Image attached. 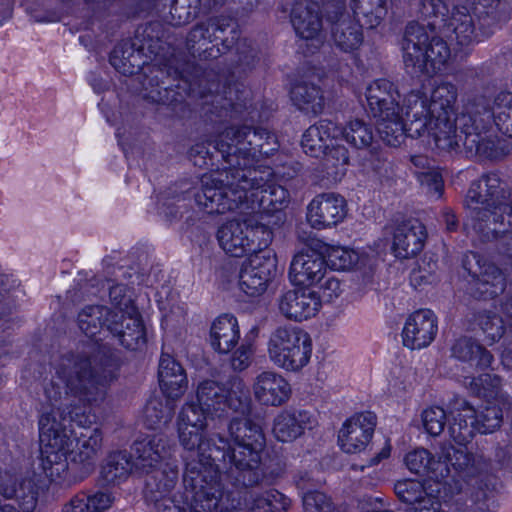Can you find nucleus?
Listing matches in <instances>:
<instances>
[{"mask_svg": "<svg viewBox=\"0 0 512 512\" xmlns=\"http://www.w3.org/2000/svg\"><path fill=\"white\" fill-rule=\"evenodd\" d=\"M139 51L130 40L118 43L110 54L111 65L123 75H133L140 67Z\"/></svg>", "mask_w": 512, "mask_h": 512, "instance_id": "c03bdc74", "label": "nucleus"}, {"mask_svg": "<svg viewBox=\"0 0 512 512\" xmlns=\"http://www.w3.org/2000/svg\"><path fill=\"white\" fill-rule=\"evenodd\" d=\"M101 447L102 434L98 429H94L87 438L78 441L77 450L72 452V462L79 466L82 477L94 471Z\"/></svg>", "mask_w": 512, "mask_h": 512, "instance_id": "e433bc0d", "label": "nucleus"}, {"mask_svg": "<svg viewBox=\"0 0 512 512\" xmlns=\"http://www.w3.org/2000/svg\"><path fill=\"white\" fill-rule=\"evenodd\" d=\"M449 408L452 420L448 424V432L457 444L465 446L477 431L474 424V408L460 398H455Z\"/></svg>", "mask_w": 512, "mask_h": 512, "instance_id": "cd10ccee", "label": "nucleus"}, {"mask_svg": "<svg viewBox=\"0 0 512 512\" xmlns=\"http://www.w3.org/2000/svg\"><path fill=\"white\" fill-rule=\"evenodd\" d=\"M325 11L327 20L332 25L334 45L345 53L357 50L363 43L362 25L345 12V6L340 1L328 5Z\"/></svg>", "mask_w": 512, "mask_h": 512, "instance_id": "4468645a", "label": "nucleus"}, {"mask_svg": "<svg viewBox=\"0 0 512 512\" xmlns=\"http://www.w3.org/2000/svg\"><path fill=\"white\" fill-rule=\"evenodd\" d=\"M228 439L221 436L224 459L210 460L220 472V466L229 469L230 477L236 486L253 487L259 485L265 477L261 454L266 445V438L259 423L249 417H234L228 425Z\"/></svg>", "mask_w": 512, "mask_h": 512, "instance_id": "7ed1b4c3", "label": "nucleus"}, {"mask_svg": "<svg viewBox=\"0 0 512 512\" xmlns=\"http://www.w3.org/2000/svg\"><path fill=\"white\" fill-rule=\"evenodd\" d=\"M504 183L496 173L482 175L471 183L466 194L465 205L481 204L495 206L505 204Z\"/></svg>", "mask_w": 512, "mask_h": 512, "instance_id": "bb28decb", "label": "nucleus"}, {"mask_svg": "<svg viewBox=\"0 0 512 512\" xmlns=\"http://www.w3.org/2000/svg\"><path fill=\"white\" fill-rule=\"evenodd\" d=\"M310 423V416L306 411H282L276 416L273 423V433L281 442H291L303 433Z\"/></svg>", "mask_w": 512, "mask_h": 512, "instance_id": "f704fd0d", "label": "nucleus"}, {"mask_svg": "<svg viewBox=\"0 0 512 512\" xmlns=\"http://www.w3.org/2000/svg\"><path fill=\"white\" fill-rule=\"evenodd\" d=\"M376 426V416L365 412L348 419L339 431L338 440L346 453H358L366 448Z\"/></svg>", "mask_w": 512, "mask_h": 512, "instance_id": "f3484780", "label": "nucleus"}, {"mask_svg": "<svg viewBox=\"0 0 512 512\" xmlns=\"http://www.w3.org/2000/svg\"><path fill=\"white\" fill-rule=\"evenodd\" d=\"M450 57L447 43L440 37L430 34V40L422 54L423 65L416 68L414 74L434 75L440 72Z\"/></svg>", "mask_w": 512, "mask_h": 512, "instance_id": "a19ab883", "label": "nucleus"}, {"mask_svg": "<svg viewBox=\"0 0 512 512\" xmlns=\"http://www.w3.org/2000/svg\"><path fill=\"white\" fill-rule=\"evenodd\" d=\"M216 140L212 142H201L193 145L188 151V157L190 161L200 168L214 166V160H219L221 158V154L217 153L214 146L216 145Z\"/></svg>", "mask_w": 512, "mask_h": 512, "instance_id": "e2e57ef3", "label": "nucleus"}, {"mask_svg": "<svg viewBox=\"0 0 512 512\" xmlns=\"http://www.w3.org/2000/svg\"><path fill=\"white\" fill-rule=\"evenodd\" d=\"M429 40L430 34L426 26L415 21H411L405 26L400 46L404 66L409 72L414 74L416 68L423 65L421 57Z\"/></svg>", "mask_w": 512, "mask_h": 512, "instance_id": "b1692460", "label": "nucleus"}, {"mask_svg": "<svg viewBox=\"0 0 512 512\" xmlns=\"http://www.w3.org/2000/svg\"><path fill=\"white\" fill-rule=\"evenodd\" d=\"M341 134V128L331 120L322 119L311 125L303 134L301 146L311 157H320L329 148V142Z\"/></svg>", "mask_w": 512, "mask_h": 512, "instance_id": "c85d7f7f", "label": "nucleus"}, {"mask_svg": "<svg viewBox=\"0 0 512 512\" xmlns=\"http://www.w3.org/2000/svg\"><path fill=\"white\" fill-rule=\"evenodd\" d=\"M217 239L221 248L232 257H242L252 248L247 236V221L226 222L218 229Z\"/></svg>", "mask_w": 512, "mask_h": 512, "instance_id": "2f4dec72", "label": "nucleus"}, {"mask_svg": "<svg viewBox=\"0 0 512 512\" xmlns=\"http://www.w3.org/2000/svg\"><path fill=\"white\" fill-rule=\"evenodd\" d=\"M226 170V184L222 180L210 179L202 181V186L194 194L195 201L209 214H223L228 211L241 209L247 193L234 184L236 178L230 165L224 166Z\"/></svg>", "mask_w": 512, "mask_h": 512, "instance_id": "9d476101", "label": "nucleus"}, {"mask_svg": "<svg viewBox=\"0 0 512 512\" xmlns=\"http://www.w3.org/2000/svg\"><path fill=\"white\" fill-rule=\"evenodd\" d=\"M437 333V320L431 310H418L407 319L402 336L403 344L410 349L430 345Z\"/></svg>", "mask_w": 512, "mask_h": 512, "instance_id": "6ab92c4d", "label": "nucleus"}, {"mask_svg": "<svg viewBox=\"0 0 512 512\" xmlns=\"http://www.w3.org/2000/svg\"><path fill=\"white\" fill-rule=\"evenodd\" d=\"M290 499L277 490H269L252 499L247 512H286Z\"/></svg>", "mask_w": 512, "mask_h": 512, "instance_id": "6e6d98bb", "label": "nucleus"}, {"mask_svg": "<svg viewBox=\"0 0 512 512\" xmlns=\"http://www.w3.org/2000/svg\"><path fill=\"white\" fill-rule=\"evenodd\" d=\"M462 265L472 277L471 284L476 296L494 298L505 290L506 280L501 270L478 253H467Z\"/></svg>", "mask_w": 512, "mask_h": 512, "instance_id": "9b49d317", "label": "nucleus"}, {"mask_svg": "<svg viewBox=\"0 0 512 512\" xmlns=\"http://www.w3.org/2000/svg\"><path fill=\"white\" fill-rule=\"evenodd\" d=\"M205 30L202 29L200 24H196L188 33L186 39V47L193 57L208 60L217 58L220 50L214 47H204L206 44Z\"/></svg>", "mask_w": 512, "mask_h": 512, "instance_id": "13d9d810", "label": "nucleus"}, {"mask_svg": "<svg viewBox=\"0 0 512 512\" xmlns=\"http://www.w3.org/2000/svg\"><path fill=\"white\" fill-rule=\"evenodd\" d=\"M256 400L266 406H281L291 396V386L280 374L273 371L260 373L253 384Z\"/></svg>", "mask_w": 512, "mask_h": 512, "instance_id": "4be33fe9", "label": "nucleus"}, {"mask_svg": "<svg viewBox=\"0 0 512 512\" xmlns=\"http://www.w3.org/2000/svg\"><path fill=\"white\" fill-rule=\"evenodd\" d=\"M476 324L489 338L491 343L498 341L504 334L503 319L492 311H479L474 316Z\"/></svg>", "mask_w": 512, "mask_h": 512, "instance_id": "bf43d9fd", "label": "nucleus"}, {"mask_svg": "<svg viewBox=\"0 0 512 512\" xmlns=\"http://www.w3.org/2000/svg\"><path fill=\"white\" fill-rule=\"evenodd\" d=\"M225 406L244 414L251 404L250 390L239 377H232L224 386Z\"/></svg>", "mask_w": 512, "mask_h": 512, "instance_id": "de8ad7c7", "label": "nucleus"}, {"mask_svg": "<svg viewBox=\"0 0 512 512\" xmlns=\"http://www.w3.org/2000/svg\"><path fill=\"white\" fill-rule=\"evenodd\" d=\"M263 181L258 184H251L248 187H243L238 179L234 181L240 188L244 189L247 197L244 199V206L250 208L253 213H266L270 214L282 210L284 204L287 202L289 192L274 183H269L271 172L269 170H261Z\"/></svg>", "mask_w": 512, "mask_h": 512, "instance_id": "ddd939ff", "label": "nucleus"}, {"mask_svg": "<svg viewBox=\"0 0 512 512\" xmlns=\"http://www.w3.org/2000/svg\"><path fill=\"white\" fill-rule=\"evenodd\" d=\"M494 121L490 99L484 95L468 97L458 118V140L469 157L496 159L501 155L496 137L488 134Z\"/></svg>", "mask_w": 512, "mask_h": 512, "instance_id": "39448f33", "label": "nucleus"}, {"mask_svg": "<svg viewBox=\"0 0 512 512\" xmlns=\"http://www.w3.org/2000/svg\"><path fill=\"white\" fill-rule=\"evenodd\" d=\"M503 414L497 405H488L478 414L474 411V424L479 433H492L498 429L502 423Z\"/></svg>", "mask_w": 512, "mask_h": 512, "instance_id": "680f3d73", "label": "nucleus"}, {"mask_svg": "<svg viewBox=\"0 0 512 512\" xmlns=\"http://www.w3.org/2000/svg\"><path fill=\"white\" fill-rule=\"evenodd\" d=\"M267 353L277 367L298 372L309 363L312 340L308 333L298 327H277L268 339Z\"/></svg>", "mask_w": 512, "mask_h": 512, "instance_id": "1a4fd4ad", "label": "nucleus"}, {"mask_svg": "<svg viewBox=\"0 0 512 512\" xmlns=\"http://www.w3.org/2000/svg\"><path fill=\"white\" fill-rule=\"evenodd\" d=\"M308 245L312 250L296 254L290 265L289 276L295 285L312 286L326 273L325 258L315 251L321 247L320 243L312 239Z\"/></svg>", "mask_w": 512, "mask_h": 512, "instance_id": "2eb2a0df", "label": "nucleus"}, {"mask_svg": "<svg viewBox=\"0 0 512 512\" xmlns=\"http://www.w3.org/2000/svg\"><path fill=\"white\" fill-rule=\"evenodd\" d=\"M37 491L31 481L22 482L18 488L5 490L6 498H15L23 512H32L37 505Z\"/></svg>", "mask_w": 512, "mask_h": 512, "instance_id": "0e129e2a", "label": "nucleus"}, {"mask_svg": "<svg viewBox=\"0 0 512 512\" xmlns=\"http://www.w3.org/2000/svg\"><path fill=\"white\" fill-rule=\"evenodd\" d=\"M197 403L209 413L225 406L224 385L215 380H204L197 388Z\"/></svg>", "mask_w": 512, "mask_h": 512, "instance_id": "3c124183", "label": "nucleus"}, {"mask_svg": "<svg viewBox=\"0 0 512 512\" xmlns=\"http://www.w3.org/2000/svg\"><path fill=\"white\" fill-rule=\"evenodd\" d=\"M132 450L136 472L141 474L149 473L170 455L169 440L163 435H153L135 441Z\"/></svg>", "mask_w": 512, "mask_h": 512, "instance_id": "5701e85b", "label": "nucleus"}, {"mask_svg": "<svg viewBox=\"0 0 512 512\" xmlns=\"http://www.w3.org/2000/svg\"><path fill=\"white\" fill-rule=\"evenodd\" d=\"M404 125L406 136L419 138L428 133L433 138L434 118L431 117V113L427 109L426 99L417 98L409 104Z\"/></svg>", "mask_w": 512, "mask_h": 512, "instance_id": "c9c22d12", "label": "nucleus"}, {"mask_svg": "<svg viewBox=\"0 0 512 512\" xmlns=\"http://www.w3.org/2000/svg\"><path fill=\"white\" fill-rule=\"evenodd\" d=\"M108 330L128 350H141L146 345L145 328L138 316L116 311L112 314L111 322H108Z\"/></svg>", "mask_w": 512, "mask_h": 512, "instance_id": "aec40b11", "label": "nucleus"}, {"mask_svg": "<svg viewBox=\"0 0 512 512\" xmlns=\"http://www.w3.org/2000/svg\"><path fill=\"white\" fill-rule=\"evenodd\" d=\"M346 214V201L341 195L322 193L309 204L307 220L313 228L322 229L337 225Z\"/></svg>", "mask_w": 512, "mask_h": 512, "instance_id": "dca6fc26", "label": "nucleus"}, {"mask_svg": "<svg viewBox=\"0 0 512 512\" xmlns=\"http://www.w3.org/2000/svg\"><path fill=\"white\" fill-rule=\"evenodd\" d=\"M304 512H335L331 499L320 491H309L302 496Z\"/></svg>", "mask_w": 512, "mask_h": 512, "instance_id": "774afa93", "label": "nucleus"}, {"mask_svg": "<svg viewBox=\"0 0 512 512\" xmlns=\"http://www.w3.org/2000/svg\"><path fill=\"white\" fill-rule=\"evenodd\" d=\"M394 491L398 499L408 504L410 507L425 496L424 485L417 480L405 479L397 481L394 485Z\"/></svg>", "mask_w": 512, "mask_h": 512, "instance_id": "69168bd1", "label": "nucleus"}, {"mask_svg": "<svg viewBox=\"0 0 512 512\" xmlns=\"http://www.w3.org/2000/svg\"><path fill=\"white\" fill-rule=\"evenodd\" d=\"M214 148L221 154V159L230 165L233 177L242 182L243 187H248L263 181L256 163L276 152L279 142L275 133L267 128L233 125L219 133Z\"/></svg>", "mask_w": 512, "mask_h": 512, "instance_id": "f03ea898", "label": "nucleus"}, {"mask_svg": "<svg viewBox=\"0 0 512 512\" xmlns=\"http://www.w3.org/2000/svg\"><path fill=\"white\" fill-rule=\"evenodd\" d=\"M291 23L297 35L302 39L321 42L323 23L315 4L295 6L291 13Z\"/></svg>", "mask_w": 512, "mask_h": 512, "instance_id": "473e14b6", "label": "nucleus"}, {"mask_svg": "<svg viewBox=\"0 0 512 512\" xmlns=\"http://www.w3.org/2000/svg\"><path fill=\"white\" fill-rule=\"evenodd\" d=\"M368 107L374 118L393 116L402 112L400 94L395 85L387 79H378L366 89Z\"/></svg>", "mask_w": 512, "mask_h": 512, "instance_id": "412c9836", "label": "nucleus"}, {"mask_svg": "<svg viewBox=\"0 0 512 512\" xmlns=\"http://www.w3.org/2000/svg\"><path fill=\"white\" fill-rule=\"evenodd\" d=\"M347 143L356 149H365L371 146L374 140L373 127L360 119L350 121L341 134Z\"/></svg>", "mask_w": 512, "mask_h": 512, "instance_id": "5fc2aeb1", "label": "nucleus"}, {"mask_svg": "<svg viewBox=\"0 0 512 512\" xmlns=\"http://www.w3.org/2000/svg\"><path fill=\"white\" fill-rule=\"evenodd\" d=\"M320 308L315 291L289 290L279 299V310L287 319L306 320L314 316Z\"/></svg>", "mask_w": 512, "mask_h": 512, "instance_id": "393cba45", "label": "nucleus"}, {"mask_svg": "<svg viewBox=\"0 0 512 512\" xmlns=\"http://www.w3.org/2000/svg\"><path fill=\"white\" fill-rule=\"evenodd\" d=\"M447 26L449 30L453 31L457 43L461 46L478 41L473 18L468 13L460 11L453 13Z\"/></svg>", "mask_w": 512, "mask_h": 512, "instance_id": "864d4df0", "label": "nucleus"}, {"mask_svg": "<svg viewBox=\"0 0 512 512\" xmlns=\"http://www.w3.org/2000/svg\"><path fill=\"white\" fill-rule=\"evenodd\" d=\"M326 266L334 270H349L353 268L359 260L358 254L351 249L341 246L325 245L324 252Z\"/></svg>", "mask_w": 512, "mask_h": 512, "instance_id": "4d7b16f0", "label": "nucleus"}, {"mask_svg": "<svg viewBox=\"0 0 512 512\" xmlns=\"http://www.w3.org/2000/svg\"><path fill=\"white\" fill-rule=\"evenodd\" d=\"M452 355L463 362H469L480 370L489 368L493 355L481 344L471 338H460L452 346Z\"/></svg>", "mask_w": 512, "mask_h": 512, "instance_id": "58836bf2", "label": "nucleus"}, {"mask_svg": "<svg viewBox=\"0 0 512 512\" xmlns=\"http://www.w3.org/2000/svg\"><path fill=\"white\" fill-rule=\"evenodd\" d=\"M504 204L488 206L481 204L466 205L469 210V215L473 220V228L478 233L484 234L487 238L492 236L495 242V249L497 250L498 239L505 233H512V231L501 230L498 225L503 226L506 213L500 210Z\"/></svg>", "mask_w": 512, "mask_h": 512, "instance_id": "a878e982", "label": "nucleus"}, {"mask_svg": "<svg viewBox=\"0 0 512 512\" xmlns=\"http://www.w3.org/2000/svg\"><path fill=\"white\" fill-rule=\"evenodd\" d=\"M256 63V51L245 41L237 42L236 49L229 57L228 72L233 77H241L251 71Z\"/></svg>", "mask_w": 512, "mask_h": 512, "instance_id": "603ef678", "label": "nucleus"}, {"mask_svg": "<svg viewBox=\"0 0 512 512\" xmlns=\"http://www.w3.org/2000/svg\"><path fill=\"white\" fill-rule=\"evenodd\" d=\"M425 226L415 218H410L399 223L393 233L392 249L395 256L408 259L419 254L426 239Z\"/></svg>", "mask_w": 512, "mask_h": 512, "instance_id": "a211bd4d", "label": "nucleus"}, {"mask_svg": "<svg viewBox=\"0 0 512 512\" xmlns=\"http://www.w3.org/2000/svg\"><path fill=\"white\" fill-rule=\"evenodd\" d=\"M147 81L148 83L144 82L143 85L146 90L145 98L149 99L150 101L167 106H173L183 101V96L180 92L167 86L162 87L157 84L156 88H151L149 90L147 85L152 86V79L148 78Z\"/></svg>", "mask_w": 512, "mask_h": 512, "instance_id": "338daca9", "label": "nucleus"}, {"mask_svg": "<svg viewBox=\"0 0 512 512\" xmlns=\"http://www.w3.org/2000/svg\"><path fill=\"white\" fill-rule=\"evenodd\" d=\"M39 439L41 445L47 449L46 452L55 454L56 458L58 454L65 456L73 442L69 427L53 430L52 425L48 426V421L44 424L42 433H39Z\"/></svg>", "mask_w": 512, "mask_h": 512, "instance_id": "a18cd8bd", "label": "nucleus"}, {"mask_svg": "<svg viewBox=\"0 0 512 512\" xmlns=\"http://www.w3.org/2000/svg\"><path fill=\"white\" fill-rule=\"evenodd\" d=\"M183 498L189 512H231L241 507L239 492L223 490L216 466L188 462L183 473Z\"/></svg>", "mask_w": 512, "mask_h": 512, "instance_id": "20e7f679", "label": "nucleus"}, {"mask_svg": "<svg viewBox=\"0 0 512 512\" xmlns=\"http://www.w3.org/2000/svg\"><path fill=\"white\" fill-rule=\"evenodd\" d=\"M210 413L199 403L185 404L178 416L177 427L180 444L185 450L192 453L185 458L188 462H200L211 465L210 460L224 459V441L220 434L203 437L202 433L207 426V416ZM187 464H185L186 466ZM213 466L215 464L212 463Z\"/></svg>", "mask_w": 512, "mask_h": 512, "instance_id": "423d86ee", "label": "nucleus"}, {"mask_svg": "<svg viewBox=\"0 0 512 512\" xmlns=\"http://www.w3.org/2000/svg\"><path fill=\"white\" fill-rule=\"evenodd\" d=\"M145 474L147 475L145 492L151 501H158L170 493L178 481V470L170 465H166L163 469L153 468Z\"/></svg>", "mask_w": 512, "mask_h": 512, "instance_id": "4c0bfd02", "label": "nucleus"}, {"mask_svg": "<svg viewBox=\"0 0 512 512\" xmlns=\"http://www.w3.org/2000/svg\"><path fill=\"white\" fill-rule=\"evenodd\" d=\"M120 360L108 346L88 341L75 351L61 356L56 375L64 384V391L55 382H51L45 393L50 401L51 410L44 412L39 419V433L44 424L54 429L69 427L71 422L82 424L83 417L79 408H72L74 399L84 403L102 401L106 389L118 378Z\"/></svg>", "mask_w": 512, "mask_h": 512, "instance_id": "f257e3e1", "label": "nucleus"}, {"mask_svg": "<svg viewBox=\"0 0 512 512\" xmlns=\"http://www.w3.org/2000/svg\"><path fill=\"white\" fill-rule=\"evenodd\" d=\"M247 236L250 240L252 254L260 252H270L266 248L273 240V232L269 226L255 222L252 220L247 221Z\"/></svg>", "mask_w": 512, "mask_h": 512, "instance_id": "052dcab7", "label": "nucleus"}, {"mask_svg": "<svg viewBox=\"0 0 512 512\" xmlns=\"http://www.w3.org/2000/svg\"><path fill=\"white\" fill-rule=\"evenodd\" d=\"M114 313L116 311L103 305L85 306L78 314V326L84 334L93 337L104 326L108 328V322H111Z\"/></svg>", "mask_w": 512, "mask_h": 512, "instance_id": "79ce46f5", "label": "nucleus"}, {"mask_svg": "<svg viewBox=\"0 0 512 512\" xmlns=\"http://www.w3.org/2000/svg\"><path fill=\"white\" fill-rule=\"evenodd\" d=\"M377 130L384 143L392 147L400 146L405 137L404 120L400 113H394L393 116L376 117Z\"/></svg>", "mask_w": 512, "mask_h": 512, "instance_id": "49530a36", "label": "nucleus"}, {"mask_svg": "<svg viewBox=\"0 0 512 512\" xmlns=\"http://www.w3.org/2000/svg\"><path fill=\"white\" fill-rule=\"evenodd\" d=\"M405 464L412 473L433 479L440 462L427 449L417 448L407 453Z\"/></svg>", "mask_w": 512, "mask_h": 512, "instance_id": "09e8293b", "label": "nucleus"}, {"mask_svg": "<svg viewBox=\"0 0 512 512\" xmlns=\"http://www.w3.org/2000/svg\"><path fill=\"white\" fill-rule=\"evenodd\" d=\"M276 270L277 259L271 252L251 254L241 266L240 289L249 296L261 295L275 276Z\"/></svg>", "mask_w": 512, "mask_h": 512, "instance_id": "f8f14e48", "label": "nucleus"}, {"mask_svg": "<svg viewBox=\"0 0 512 512\" xmlns=\"http://www.w3.org/2000/svg\"><path fill=\"white\" fill-rule=\"evenodd\" d=\"M136 472L133 456L126 450L109 453L101 464L100 480L103 485H118Z\"/></svg>", "mask_w": 512, "mask_h": 512, "instance_id": "7c9ffc66", "label": "nucleus"}, {"mask_svg": "<svg viewBox=\"0 0 512 512\" xmlns=\"http://www.w3.org/2000/svg\"><path fill=\"white\" fill-rule=\"evenodd\" d=\"M387 0H354L353 10L368 28L377 27L387 14Z\"/></svg>", "mask_w": 512, "mask_h": 512, "instance_id": "8fccbe9b", "label": "nucleus"}, {"mask_svg": "<svg viewBox=\"0 0 512 512\" xmlns=\"http://www.w3.org/2000/svg\"><path fill=\"white\" fill-rule=\"evenodd\" d=\"M158 377L160 387L168 398H179L187 389L188 381L185 370L169 355H162Z\"/></svg>", "mask_w": 512, "mask_h": 512, "instance_id": "72a5a7b5", "label": "nucleus"}, {"mask_svg": "<svg viewBox=\"0 0 512 512\" xmlns=\"http://www.w3.org/2000/svg\"><path fill=\"white\" fill-rule=\"evenodd\" d=\"M175 398H150L144 407V422L149 429H160L166 426L175 412Z\"/></svg>", "mask_w": 512, "mask_h": 512, "instance_id": "37998d69", "label": "nucleus"}, {"mask_svg": "<svg viewBox=\"0 0 512 512\" xmlns=\"http://www.w3.org/2000/svg\"><path fill=\"white\" fill-rule=\"evenodd\" d=\"M240 340L236 317L224 314L216 318L210 327V345L218 353L231 352Z\"/></svg>", "mask_w": 512, "mask_h": 512, "instance_id": "c756f323", "label": "nucleus"}, {"mask_svg": "<svg viewBox=\"0 0 512 512\" xmlns=\"http://www.w3.org/2000/svg\"><path fill=\"white\" fill-rule=\"evenodd\" d=\"M458 92L454 84L445 82L439 84L432 91L427 109L434 118L432 128L435 146L446 152L458 151V118L455 113Z\"/></svg>", "mask_w": 512, "mask_h": 512, "instance_id": "6e6552de", "label": "nucleus"}, {"mask_svg": "<svg viewBox=\"0 0 512 512\" xmlns=\"http://www.w3.org/2000/svg\"><path fill=\"white\" fill-rule=\"evenodd\" d=\"M291 100L299 110L313 115L324 109V97L319 86L302 81L295 84L290 91Z\"/></svg>", "mask_w": 512, "mask_h": 512, "instance_id": "ea45409f", "label": "nucleus"}, {"mask_svg": "<svg viewBox=\"0 0 512 512\" xmlns=\"http://www.w3.org/2000/svg\"><path fill=\"white\" fill-rule=\"evenodd\" d=\"M181 77L184 83L182 89L187 90V95L199 103L206 115L223 117V112L235 108L232 95L236 89L232 86H221L220 76L214 69L188 63L181 72ZM177 88L180 89L181 86L178 85Z\"/></svg>", "mask_w": 512, "mask_h": 512, "instance_id": "0eeeda50", "label": "nucleus"}]
</instances>
